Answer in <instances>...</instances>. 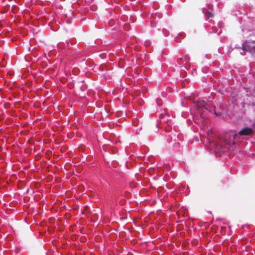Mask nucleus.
I'll list each match as a JSON object with an SVG mask.
<instances>
[{"instance_id": "obj_9", "label": "nucleus", "mask_w": 255, "mask_h": 255, "mask_svg": "<svg viewBox=\"0 0 255 255\" xmlns=\"http://www.w3.org/2000/svg\"><path fill=\"white\" fill-rule=\"evenodd\" d=\"M148 45V43L147 42L146 43V45Z\"/></svg>"}, {"instance_id": "obj_2", "label": "nucleus", "mask_w": 255, "mask_h": 255, "mask_svg": "<svg viewBox=\"0 0 255 255\" xmlns=\"http://www.w3.org/2000/svg\"><path fill=\"white\" fill-rule=\"evenodd\" d=\"M253 47H254L250 45V43L247 41L244 42V43L242 45V49L244 51H246L250 52H252L253 50H254Z\"/></svg>"}, {"instance_id": "obj_6", "label": "nucleus", "mask_w": 255, "mask_h": 255, "mask_svg": "<svg viewBox=\"0 0 255 255\" xmlns=\"http://www.w3.org/2000/svg\"><path fill=\"white\" fill-rule=\"evenodd\" d=\"M100 69H101V70H103V66H101L100 67Z\"/></svg>"}, {"instance_id": "obj_4", "label": "nucleus", "mask_w": 255, "mask_h": 255, "mask_svg": "<svg viewBox=\"0 0 255 255\" xmlns=\"http://www.w3.org/2000/svg\"><path fill=\"white\" fill-rule=\"evenodd\" d=\"M199 106L203 107L205 108L206 109H207V108L205 106V103L204 101L200 102L198 104Z\"/></svg>"}, {"instance_id": "obj_1", "label": "nucleus", "mask_w": 255, "mask_h": 255, "mask_svg": "<svg viewBox=\"0 0 255 255\" xmlns=\"http://www.w3.org/2000/svg\"><path fill=\"white\" fill-rule=\"evenodd\" d=\"M254 133V130L252 128H245L241 129L239 134L241 135H250Z\"/></svg>"}, {"instance_id": "obj_8", "label": "nucleus", "mask_w": 255, "mask_h": 255, "mask_svg": "<svg viewBox=\"0 0 255 255\" xmlns=\"http://www.w3.org/2000/svg\"><path fill=\"white\" fill-rule=\"evenodd\" d=\"M253 49H254V52H255V46H254V47H253Z\"/></svg>"}, {"instance_id": "obj_7", "label": "nucleus", "mask_w": 255, "mask_h": 255, "mask_svg": "<svg viewBox=\"0 0 255 255\" xmlns=\"http://www.w3.org/2000/svg\"><path fill=\"white\" fill-rule=\"evenodd\" d=\"M185 58L186 59V60H189V57H185Z\"/></svg>"}, {"instance_id": "obj_5", "label": "nucleus", "mask_w": 255, "mask_h": 255, "mask_svg": "<svg viewBox=\"0 0 255 255\" xmlns=\"http://www.w3.org/2000/svg\"><path fill=\"white\" fill-rule=\"evenodd\" d=\"M165 131H166V132H168V131H169V128H167V126H166L165 127Z\"/></svg>"}, {"instance_id": "obj_3", "label": "nucleus", "mask_w": 255, "mask_h": 255, "mask_svg": "<svg viewBox=\"0 0 255 255\" xmlns=\"http://www.w3.org/2000/svg\"><path fill=\"white\" fill-rule=\"evenodd\" d=\"M203 12L205 13L209 17H212L213 16V14L212 12L209 11L205 12L204 9H203Z\"/></svg>"}]
</instances>
